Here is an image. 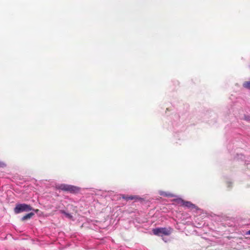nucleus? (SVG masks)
Returning <instances> with one entry per match:
<instances>
[{
    "label": "nucleus",
    "instance_id": "obj_8",
    "mask_svg": "<svg viewBox=\"0 0 250 250\" xmlns=\"http://www.w3.org/2000/svg\"><path fill=\"white\" fill-rule=\"evenodd\" d=\"M243 86L245 88H246L247 89H250V81L245 82L243 83Z\"/></svg>",
    "mask_w": 250,
    "mask_h": 250
},
{
    "label": "nucleus",
    "instance_id": "obj_10",
    "mask_svg": "<svg viewBox=\"0 0 250 250\" xmlns=\"http://www.w3.org/2000/svg\"><path fill=\"white\" fill-rule=\"evenodd\" d=\"M161 195H164L165 196H170V197L172 196V195L171 194H167V193H164L161 194Z\"/></svg>",
    "mask_w": 250,
    "mask_h": 250
},
{
    "label": "nucleus",
    "instance_id": "obj_7",
    "mask_svg": "<svg viewBox=\"0 0 250 250\" xmlns=\"http://www.w3.org/2000/svg\"><path fill=\"white\" fill-rule=\"evenodd\" d=\"M174 201L177 204L181 206H183V204L184 202V200L180 198L174 199Z\"/></svg>",
    "mask_w": 250,
    "mask_h": 250
},
{
    "label": "nucleus",
    "instance_id": "obj_9",
    "mask_svg": "<svg viewBox=\"0 0 250 250\" xmlns=\"http://www.w3.org/2000/svg\"><path fill=\"white\" fill-rule=\"evenodd\" d=\"M60 212L61 213H62V214H64L66 217H68V218H72V215L68 213H67L64 210H61L60 211Z\"/></svg>",
    "mask_w": 250,
    "mask_h": 250
},
{
    "label": "nucleus",
    "instance_id": "obj_12",
    "mask_svg": "<svg viewBox=\"0 0 250 250\" xmlns=\"http://www.w3.org/2000/svg\"><path fill=\"white\" fill-rule=\"evenodd\" d=\"M248 120L250 121V119H248Z\"/></svg>",
    "mask_w": 250,
    "mask_h": 250
},
{
    "label": "nucleus",
    "instance_id": "obj_1",
    "mask_svg": "<svg viewBox=\"0 0 250 250\" xmlns=\"http://www.w3.org/2000/svg\"><path fill=\"white\" fill-rule=\"evenodd\" d=\"M56 188L58 189L69 192L73 194L77 193L80 190V188L78 187L67 184H61L57 186Z\"/></svg>",
    "mask_w": 250,
    "mask_h": 250
},
{
    "label": "nucleus",
    "instance_id": "obj_2",
    "mask_svg": "<svg viewBox=\"0 0 250 250\" xmlns=\"http://www.w3.org/2000/svg\"><path fill=\"white\" fill-rule=\"evenodd\" d=\"M172 229L170 227L168 228H157L153 229L152 231L153 233L156 236H163L164 235L168 236L169 235Z\"/></svg>",
    "mask_w": 250,
    "mask_h": 250
},
{
    "label": "nucleus",
    "instance_id": "obj_5",
    "mask_svg": "<svg viewBox=\"0 0 250 250\" xmlns=\"http://www.w3.org/2000/svg\"><path fill=\"white\" fill-rule=\"evenodd\" d=\"M183 207H185L188 208L192 209L194 208H196L197 207L195 206V205L192 204L191 202L189 201H184V202L183 204Z\"/></svg>",
    "mask_w": 250,
    "mask_h": 250
},
{
    "label": "nucleus",
    "instance_id": "obj_11",
    "mask_svg": "<svg viewBox=\"0 0 250 250\" xmlns=\"http://www.w3.org/2000/svg\"><path fill=\"white\" fill-rule=\"evenodd\" d=\"M246 235H250V230H249V231H248L246 233Z\"/></svg>",
    "mask_w": 250,
    "mask_h": 250
},
{
    "label": "nucleus",
    "instance_id": "obj_4",
    "mask_svg": "<svg viewBox=\"0 0 250 250\" xmlns=\"http://www.w3.org/2000/svg\"><path fill=\"white\" fill-rule=\"evenodd\" d=\"M121 196L123 199H124L126 201H128L130 200H134L135 201H137V200H141L142 199L141 197H140L137 195H125V194H121Z\"/></svg>",
    "mask_w": 250,
    "mask_h": 250
},
{
    "label": "nucleus",
    "instance_id": "obj_6",
    "mask_svg": "<svg viewBox=\"0 0 250 250\" xmlns=\"http://www.w3.org/2000/svg\"><path fill=\"white\" fill-rule=\"evenodd\" d=\"M34 215V213L33 212H30L29 213H28L22 217L21 220L24 221L27 219H30Z\"/></svg>",
    "mask_w": 250,
    "mask_h": 250
},
{
    "label": "nucleus",
    "instance_id": "obj_3",
    "mask_svg": "<svg viewBox=\"0 0 250 250\" xmlns=\"http://www.w3.org/2000/svg\"><path fill=\"white\" fill-rule=\"evenodd\" d=\"M32 209L30 205L25 204H19L16 206L14 208V212L16 214L20 213L23 211H29Z\"/></svg>",
    "mask_w": 250,
    "mask_h": 250
}]
</instances>
